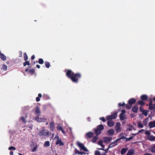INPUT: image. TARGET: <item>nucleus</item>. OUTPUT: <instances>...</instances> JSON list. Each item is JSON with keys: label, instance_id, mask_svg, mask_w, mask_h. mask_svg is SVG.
Masks as SVG:
<instances>
[{"label": "nucleus", "instance_id": "f257e3e1", "mask_svg": "<svg viewBox=\"0 0 155 155\" xmlns=\"http://www.w3.org/2000/svg\"><path fill=\"white\" fill-rule=\"evenodd\" d=\"M66 76L71 81L75 83H78V79L81 77V74L79 73H74L71 70L68 69L67 70Z\"/></svg>", "mask_w": 155, "mask_h": 155}, {"label": "nucleus", "instance_id": "f03ea898", "mask_svg": "<svg viewBox=\"0 0 155 155\" xmlns=\"http://www.w3.org/2000/svg\"><path fill=\"white\" fill-rule=\"evenodd\" d=\"M51 133L50 132L45 129L40 131L38 133V135L40 136H44L47 137L51 135Z\"/></svg>", "mask_w": 155, "mask_h": 155}, {"label": "nucleus", "instance_id": "7ed1b4c3", "mask_svg": "<svg viewBox=\"0 0 155 155\" xmlns=\"http://www.w3.org/2000/svg\"><path fill=\"white\" fill-rule=\"evenodd\" d=\"M77 144L81 149L84 151L87 152L88 151L87 149L85 147L84 145L79 141L77 142Z\"/></svg>", "mask_w": 155, "mask_h": 155}, {"label": "nucleus", "instance_id": "20e7f679", "mask_svg": "<svg viewBox=\"0 0 155 155\" xmlns=\"http://www.w3.org/2000/svg\"><path fill=\"white\" fill-rule=\"evenodd\" d=\"M120 124L119 122L117 123L115 127V130L116 132L118 133L121 131V129L120 127Z\"/></svg>", "mask_w": 155, "mask_h": 155}, {"label": "nucleus", "instance_id": "39448f33", "mask_svg": "<svg viewBox=\"0 0 155 155\" xmlns=\"http://www.w3.org/2000/svg\"><path fill=\"white\" fill-rule=\"evenodd\" d=\"M55 137H57V141L56 143V145L59 144L60 146H62L64 145V143L61 141V139H59L58 136H57V135L55 136Z\"/></svg>", "mask_w": 155, "mask_h": 155}, {"label": "nucleus", "instance_id": "423d86ee", "mask_svg": "<svg viewBox=\"0 0 155 155\" xmlns=\"http://www.w3.org/2000/svg\"><path fill=\"white\" fill-rule=\"evenodd\" d=\"M94 136V133L91 132H89L85 134V137L87 139L91 138Z\"/></svg>", "mask_w": 155, "mask_h": 155}, {"label": "nucleus", "instance_id": "0eeeda50", "mask_svg": "<svg viewBox=\"0 0 155 155\" xmlns=\"http://www.w3.org/2000/svg\"><path fill=\"white\" fill-rule=\"evenodd\" d=\"M35 120L38 122H42L45 121L46 119L42 117H39L38 116H36L35 117Z\"/></svg>", "mask_w": 155, "mask_h": 155}, {"label": "nucleus", "instance_id": "6e6552de", "mask_svg": "<svg viewBox=\"0 0 155 155\" xmlns=\"http://www.w3.org/2000/svg\"><path fill=\"white\" fill-rule=\"evenodd\" d=\"M107 133L109 136H112L114 133V130L113 129H110L107 131Z\"/></svg>", "mask_w": 155, "mask_h": 155}, {"label": "nucleus", "instance_id": "1a4fd4ad", "mask_svg": "<svg viewBox=\"0 0 155 155\" xmlns=\"http://www.w3.org/2000/svg\"><path fill=\"white\" fill-rule=\"evenodd\" d=\"M138 109V108L137 107V104H136L132 107V110L134 113H137V112Z\"/></svg>", "mask_w": 155, "mask_h": 155}, {"label": "nucleus", "instance_id": "9d476101", "mask_svg": "<svg viewBox=\"0 0 155 155\" xmlns=\"http://www.w3.org/2000/svg\"><path fill=\"white\" fill-rule=\"evenodd\" d=\"M136 101L135 99L132 98L130 99L128 101V102L130 104H131L132 105L134 104Z\"/></svg>", "mask_w": 155, "mask_h": 155}, {"label": "nucleus", "instance_id": "9b49d317", "mask_svg": "<svg viewBox=\"0 0 155 155\" xmlns=\"http://www.w3.org/2000/svg\"><path fill=\"white\" fill-rule=\"evenodd\" d=\"M107 125L109 127H112L114 124V123L112 120H109L107 122Z\"/></svg>", "mask_w": 155, "mask_h": 155}, {"label": "nucleus", "instance_id": "f8f14e48", "mask_svg": "<svg viewBox=\"0 0 155 155\" xmlns=\"http://www.w3.org/2000/svg\"><path fill=\"white\" fill-rule=\"evenodd\" d=\"M148 125L150 128L155 127V120L149 122Z\"/></svg>", "mask_w": 155, "mask_h": 155}, {"label": "nucleus", "instance_id": "ddd939ff", "mask_svg": "<svg viewBox=\"0 0 155 155\" xmlns=\"http://www.w3.org/2000/svg\"><path fill=\"white\" fill-rule=\"evenodd\" d=\"M50 128L51 131H52L55 128L54 124V122H51L50 124Z\"/></svg>", "mask_w": 155, "mask_h": 155}, {"label": "nucleus", "instance_id": "4468645a", "mask_svg": "<svg viewBox=\"0 0 155 155\" xmlns=\"http://www.w3.org/2000/svg\"><path fill=\"white\" fill-rule=\"evenodd\" d=\"M112 138L111 137H104V140L105 142H110L112 140Z\"/></svg>", "mask_w": 155, "mask_h": 155}, {"label": "nucleus", "instance_id": "2eb2a0df", "mask_svg": "<svg viewBox=\"0 0 155 155\" xmlns=\"http://www.w3.org/2000/svg\"><path fill=\"white\" fill-rule=\"evenodd\" d=\"M140 98L142 101H145L147 100L148 97L146 95L143 94L141 96Z\"/></svg>", "mask_w": 155, "mask_h": 155}, {"label": "nucleus", "instance_id": "dca6fc26", "mask_svg": "<svg viewBox=\"0 0 155 155\" xmlns=\"http://www.w3.org/2000/svg\"><path fill=\"white\" fill-rule=\"evenodd\" d=\"M35 113L36 114H40L41 112L39 107L37 106L35 108Z\"/></svg>", "mask_w": 155, "mask_h": 155}, {"label": "nucleus", "instance_id": "f3484780", "mask_svg": "<svg viewBox=\"0 0 155 155\" xmlns=\"http://www.w3.org/2000/svg\"><path fill=\"white\" fill-rule=\"evenodd\" d=\"M101 132L102 131H101L100 130L98 129L97 128V129H95V130H94L95 134L97 136L100 134L101 133Z\"/></svg>", "mask_w": 155, "mask_h": 155}, {"label": "nucleus", "instance_id": "a211bd4d", "mask_svg": "<svg viewBox=\"0 0 155 155\" xmlns=\"http://www.w3.org/2000/svg\"><path fill=\"white\" fill-rule=\"evenodd\" d=\"M127 150L128 149L127 148H122L120 152L121 154L122 155L125 154L127 152Z\"/></svg>", "mask_w": 155, "mask_h": 155}, {"label": "nucleus", "instance_id": "6ab92c4d", "mask_svg": "<svg viewBox=\"0 0 155 155\" xmlns=\"http://www.w3.org/2000/svg\"><path fill=\"white\" fill-rule=\"evenodd\" d=\"M56 128L58 130H61L62 133L64 134L65 133L64 130L62 127H60L59 125L56 127Z\"/></svg>", "mask_w": 155, "mask_h": 155}, {"label": "nucleus", "instance_id": "aec40b11", "mask_svg": "<svg viewBox=\"0 0 155 155\" xmlns=\"http://www.w3.org/2000/svg\"><path fill=\"white\" fill-rule=\"evenodd\" d=\"M75 154L78 153V154H81L82 155L83 154H85L86 153L83 152H80L78 150H77L76 149H75Z\"/></svg>", "mask_w": 155, "mask_h": 155}, {"label": "nucleus", "instance_id": "412c9836", "mask_svg": "<svg viewBox=\"0 0 155 155\" xmlns=\"http://www.w3.org/2000/svg\"><path fill=\"white\" fill-rule=\"evenodd\" d=\"M0 58L4 61L6 59V57L2 53H0Z\"/></svg>", "mask_w": 155, "mask_h": 155}, {"label": "nucleus", "instance_id": "4be33fe9", "mask_svg": "<svg viewBox=\"0 0 155 155\" xmlns=\"http://www.w3.org/2000/svg\"><path fill=\"white\" fill-rule=\"evenodd\" d=\"M148 109L150 110H153L154 111L155 110V104H153V105H152V106H149Z\"/></svg>", "mask_w": 155, "mask_h": 155}, {"label": "nucleus", "instance_id": "5701e85b", "mask_svg": "<svg viewBox=\"0 0 155 155\" xmlns=\"http://www.w3.org/2000/svg\"><path fill=\"white\" fill-rule=\"evenodd\" d=\"M145 104V103L142 100H140L137 101V103L136 104H137H137H140L142 106H143Z\"/></svg>", "mask_w": 155, "mask_h": 155}, {"label": "nucleus", "instance_id": "b1692460", "mask_svg": "<svg viewBox=\"0 0 155 155\" xmlns=\"http://www.w3.org/2000/svg\"><path fill=\"white\" fill-rule=\"evenodd\" d=\"M128 152L129 153L130 155H132L134 154V149H129Z\"/></svg>", "mask_w": 155, "mask_h": 155}, {"label": "nucleus", "instance_id": "393cba45", "mask_svg": "<svg viewBox=\"0 0 155 155\" xmlns=\"http://www.w3.org/2000/svg\"><path fill=\"white\" fill-rule=\"evenodd\" d=\"M125 138H126V137L125 136H122V137H121L120 138H118L117 139V140H116L115 141H114V142H115V143L116 144H115V145H117V142L118 141L120 140H121V139H125Z\"/></svg>", "mask_w": 155, "mask_h": 155}, {"label": "nucleus", "instance_id": "a878e982", "mask_svg": "<svg viewBox=\"0 0 155 155\" xmlns=\"http://www.w3.org/2000/svg\"><path fill=\"white\" fill-rule=\"evenodd\" d=\"M111 116L113 119H114L116 118L117 116V114L116 112H115L112 114Z\"/></svg>", "mask_w": 155, "mask_h": 155}, {"label": "nucleus", "instance_id": "bb28decb", "mask_svg": "<svg viewBox=\"0 0 155 155\" xmlns=\"http://www.w3.org/2000/svg\"><path fill=\"white\" fill-rule=\"evenodd\" d=\"M97 128L102 131V130L104 129V127L103 125L100 124L97 126Z\"/></svg>", "mask_w": 155, "mask_h": 155}, {"label": "nucleus", "instance_id": "cd10ccee", "mask_svg": "<svg viewBox=\"0 0 155 155\" xmlns=\"http://www.w3.org/2000/svg\"><path fill=\"white\" fill-rule=\"evenodd\" d=\"M125 106L127 109H130L131 108L132 105L128 103V104L125 105Z\"/></svg>", "mask_w": 155, "mask_h": 155}, {"label": "nucleus", "instance_id": "c85d7f7f", "mask_svg": "<svg viewBox=\"0 0 155 155\" xmlns=\"http://www.w3.org/2000/svg\"><path fill=\"white\" fill-rule=\"evenodd\" d=\"M98 136H95L92 139V141L93 143H95L97 140L98 139Z\"/></svg>", "mask_w": 155, "mask_h": 155}, {"label": "nucleus", "instance_id": "c756f323", "mask_svg": "<svg viewBox=\"0 0 155 155\" xmlns=\"http://www.w3.org/2000/svg\"><path fill=\"white\" fill-rule=\"evenodd\" d=\"M114 144H116L115 143V142H112V143H111L108 146V148H112L114 147V146H115V144L114 145Z\"/></svg>", "mask_w": 155, "mask_h": 155}, {"label": "nucleus", "instance_id": "7c9ffc66", "mask_svg": "<svg viewBox=\"0 0 155 155\" xmlns=\"http://www.w3.org/2000/svg\"><path fill=\"white\" fill-rule=\"evenodd\" d=\"M28 73L33 75V74L35 73V70L34 69H30L28 71Z\"/></svg>", "mask_w": 155, "mask_h": 155}, {"label": "nucleus", "instance_id": "2f4dec72", "mask_svg": "<svg viewBox=\"0 0 155 155\" xmlns=\"http://www.w3.org/2000/svg\"><path fill=\"white\" fill-rule=\"evenodd\" d=\"M45 67L47 68H49V67L50 66V63L49 62H48V61H45Z\"/></svg>", "mask_w": 155, "mask_h": 155}, {"label": "nucleus", "instance_id": "473e14b6", "mask_svg": "<svg viewBox=\"0 0 155 155\" xmlns=\"http://www.w3.org/2000/svg\"><path fill=\"white\" fill-rule=\"evenodd\" d=\"M23 64L24 66H25L26 65H29L30 64L29 61H26L23 63Z\"/></svg>", "mask_w": 155, "mask_h": 155}, {"label": "nucleus", "instance_id": "72a5a7b5", "mask_svg": "<svg viewBox=\"0 0 155 155\" xmlns=\"http://www.w3.org/2000/svg\"><path fill=\"white\" fill-rule=\"evenodd\" d=\"M23 55L24 60L25 61H27V59H28V58L26 53L25 52L23 54Z\"/></svg>", "mask_w": 155, "mask_h": 155}, {"label": "nucleus", "instance_id": "f704fd0d", "mask_svg": "<svg viewBox=\"0 0 155 155\" xmlns=\"http://www.w3.org/2000/svg\"><path fill=\"white\" fill-rule=\"evenodd\" d=\"M151 151L152 153H155V144H154L153 146L151 147Z\"/></svg>", "mask_w": 155, "mask_h": 155}, {"label": "nucleus", "instance_id": "c9c22d12", "mask_svg": "<svg viewBox=\"0 0 155 155\" xmlns=\"http://www.w3.org/2000/svg\"><path fill=\"white\" fill-rule=\"evenodd\" d=\"M148 111L147 110H143L142 112V114H144L145 116H147L148 114Z\"/></svg>", "mask_w": 155, "mask_h": 155}, {"label": "nucleus", "instance_id": "e433bc0d", "mask_svg": "<svg viewBox=\"0 0 155 155\" xmlns=\"http://www.w3.org/2000/svg\"><path fill=\"white\" fill-rule=\"evenodd\" d=\"M49 145L50 142L49 141H46L44 144V146L47 147L49 146Z\"/></svg>", "mask_w": 155, "mask_h": 155}, {"label": "nucleus", "instance_id": "4c0bfd02", "mask_svg": "<svg viewBox=\"0 0 155 155\" xmlns=\"http://www.w3.org/2000/svg\"><path fill=\"white\" fill-rule=\"evenodd\" d=\"M148 139L150 140H155V137L150 136L148 138Z\"/></svg>", "mask_w": 155, "mask_h": 155}, {"label": "nucleus", "instance_id": "58836bf2", "mask_svg": "<svg viewBox=\"0 0 155 155\" xmlns=\"http://www.w3.org/2000/svg\"><path fill=\"white\" fill-rule=\"evenodd\" d=\"M38 63L40 64H42L44 62V60L42 58H39L38 60Z\"/></svg>", "mask_w": 155, "mask_h": 155}, {"label": "nucleus", "instance_id": "ea45409f", "mask_svg": "<svg viewBox=\"0 0 155 155\" xmlns=\"http://www.w3.org/2000/svg\"><path fill=\"white\" fill-rule=\"evenodd\" d=\"M120 120H123L124 119V117L123 116V114H120Z\"/></svg>", "mask_w": 155, "mask_h": 155}, {"label": "nucleus", "instance_id": "a19ab883", "mask_svg": "<svg viewBox=\"0 0 155 155\" xmlns=\"http://www.w3.org/2000/svg\"><path fill=\"white\" fill-rule=\"evenodd\" d=\"M2 69L4 71L6 70L7 69V66L6 65L4 64L2 66Z\"/></svg>", "mask_w": 155, "mask_h": 155}, {"label": "nucleus", "instance_id": "79ce46f5", "mask_svg": "<svg viewBox=\"0 0 155 155\" xmlns=\"http://www.w3.org/2000/svg\"><path fill=\"white\" fill-rule=\"evenodd\" d=\"M95 155H101V153L98 150H96L95 152Z\"/></svg>", "mask_w": 155, "mask_h": 155}, {"label": "nucleus", "instance_id": "37998d69", "mask_svg": "<svg viewBox=\"0 0 155 155\" xmlns=\"http://www.w3.org/2000/svg\"><path fill=\"white\" fill-rule=\"evenodd\" d=\"M106 119L107 120H111L113 119V118H112L111 115H108L107 116Z\"/></svg>", "mask_w": 155, "mask_h": 155}, {"label": "nucleus", "instance_id": "c03bdc74", "mask_svg": "<svg viewBox=\"0 0 155 155\" xmlns=\"http://www.w3.org/2000/svg\"><path fill=\"white\" fill-rule=\"evenodd\" d=\"M138 127L143 128V125L142 124H141L140 122H139L138 123Z\"/></svg>", "mask_w": 155, "mask_h": 155}, {"label": "nucleus", "instance_id": "a18cd8bd", "mask_svg": "<svg viewBox=\"0 0 155 155\" xmlns=\"http://www.w3.org/2000/svg\"><path fill=\"white\" fill-rule=\"evenodd\" d=\"M16 149V148L15 147L11 146L8 148V150H15Z\"/></svg>", "mask_w": 155, "mask_h": 155}, {"label": "nucleus", "instance_id": "49530a36", "mask_svg": "<svg viewBox=\"0 0 155 155\" xmlns=\"http://www.w3.org/2000/svg\"><path fill=\"white\" fill-rule=\"evenodd\" d=\"M133 138V137L132 136H131L129 138H127L126 137V138H125L124 139H126V141H127L132 139Z\"/></svg>", "mask_w": 155, "mask_h": 155}, {"label": "nucleus", "instance_id": "de8ad7c7", "mask_svg": "<svg viewBox=\"0 0 155 155\" xmlns=\"http://www.w3.org/2000/svg\"><path fill=\"white\" fill-rule=\"evenodd\" d=\"M37 148V145H35V147L33 148L32 149L31 151L33 152H34L36 150Z\"/></svg>", "mask_w": 155, "mask_h": 155}, {"label": "nucleus", "instance_id": "09e8293b", "mask_svg": "<svg viewBox=\"0 0 155 155\" xmlns=\"http://www.w3.org/2000/svg\"><path fill=\"white\" fill-rule=\"evenodd\" d=\"M21 119L22 121L23 122L25 123H26V121L25 118L24 117H21Z\"/></svg>", "mask_w": 155, "mask_h": 155}, {"label": "nucleus", "instance_id": "8fccbe9b", "mask_svg": "<svg viewBox=\"0 0 155 155\" xmlns=\"http://www.w3.org/2000/svg\"><path fill=\"white\" fill-rule=\"evenodd\" d=\"M118 105L120 106H121L123 107L125 105V104L124 102H123V104H122L121 103H118Z\"/></svg>", "mask_w": 155, "mask_h": 155}, {"label": "nucleus", "instance_id": "3c124183", "mask_svg": "<svg viewBox=\"0 0 155 155\" xmlns=\"http://www.w3.org/2000/svg\"><path fill=\"white\" fill-rule=\"evenodd\" d=\"M99 119L100 120H101L103 122H105L106 121V120L105 119L104 117H100Z\"/></svg>", "mask_w": 155, "mask_h": 155}, {"label": "nucleus", "instance_id": "603ef678", "mask_svg": "<svg viewBox=\"0 0 155 155\" xmlns=\"http://www.w3.org/2000/svg\"><path fill=\"white\" fill-rule=\"evenodd\" d=\"M103 143V140H101L98 142V144L99 145H100L101 146L103 144H102Z\"/></svg>", "mask_w": 155, "mask_h": 155}, {"label": "nucleus", "instance_id": "864d4df0", "mask_svg": "<svg viewBox=\"0 0 155 155\" xmlns=\"http://www.w3.org/2000/svg\"><path fill=\"white\" fill-rule=\"evenodd\" d=\"M145 134L146 135H150V132L149 130H147L145 132Z\"/></svg>", "mask_w": 155, "mask_h": 155}, {"label": "nucleus", "instance_id": "5fc2aeb1", "mask_svg": "<svg viewBox=\"0 0 155 155\" xmlns=\"http://www.w3.org/2000/svg\"><path fill=\"white\" fill-rule=\"evenodd\" d=\"M129 127L133 129L134 130H135L136 129L132 125L130 124H129V125L128 126Z\"/></svg>", "mask_w": 155, "mask_h": 155}, {"label": "nucleus", "instance_id": "6e6d98bb", "mask_svg": "<svg viewBox=\"0 0 155 155\" xmlns=\"http://www.w3.org/2000/svg\"><path fill=\"white\" fill-rule=\"evenodd\" d=\"M149 101H150V103L149 104V106H150V105L152 106V105H153V104H152L153 101H152L151 99H150Z\"/></svg>", "mask_w": 155, "mask_h": 155}, {"label": "nucleus", "instance_id": "4d7b16f0", "mask_svg": "<svg viewBox=\"0 0 155 155\" xmlns=\"http://www.w3.org/2000/svg\"><path fill=\"white\" fill-rule=\"evenodd\" d=\"M143 107H142V106H140V107H139V110H140V112H143V110H144V109H143Z\"/></svg>", "mask_w": 155, "mask_h": 155}, {"label": "nucleus", "instance_id": "13d9d810", "mask_svg": "<svg viewBox=\"0 0 155 155\" xmlns=\"http://www.w3.org/2000/svg\"><path fill=\"white\" fill-rule=\"evenodd\" d=\"M36 101L37 102H38L40 101V98L38 97H37L36 99Z\"/></svg>", "mask_w": 155, "mask_h": 155}, {"label": "nucleus", "instance_id": "bf43d9fd", "mask_svg": "<svg viewBox=\"0 0 155 155\" xmlns=\"http://www.w3.org/2000/svg\"><path fill=\"white\" fill-rule=\"evenodd\" d=\"M121 111L122 113L121 114H124L126 112L125 110H122Z\"/></svg>", "mask_w": 155, "mask_h": 155}, {"label": "nucleus", "instance_id": "052dcab7", "mask_svg": "<svg viewBox=\"0 0 155 155\" xmlns=\"http://www.w3.org/2000/svg\"><path fill=\"white\" fill-rule=\"evenodd\" d=\"M87 120L88 121L90 122L91 121V118L90 117H88L87 118Z\"/></svg>", "mask_w": 155, "mask_h": 155}, {"label": "nucleus", "instance_id": "680f3d73", "mask_svg": "<svg viewBox=\"0 0 155 155\" xmlns=\"http://www.w3.org/2000/svg\"><path fill=\"white\" fill-rule=\"evenodd\" d=\"M35 58V56L34 55H32V56L31 57V60H33Z\"/></svg>", "mask_w": 155, "mask_h": 155}, {"label": "nucleus", "instance_id": "e2e57ef3", "mask_svg": "<svg viewBox=\"0 0 155 155\" xmlns=\"http://www.w3.org/2000/svg\"><path fill=\"white\" fill-rule=\"evenodd\" d=\"M149 120V118H146V119H145V120H144L146 122H147Z\"/></svg>", "mask_w": 155, "mask_h": 155}, {"label": "nucleus", "instance_id": "0e129e2a", "mask_svg": "<svg viewBox=\"0 0 155 155\" xmlns=\"http://www.w3.org/2000/svg\"><path fill=\"white\" fill-rule=\"evenodd\" d=\"M109 149V148H108V147L107 149H106V150H104L105 151V152L104 153H107L108 152Z\"/></svg>", "mask_w": 155, "mask_h": 155}, {"label": "nucleus", "instance_id": "69168bd1", "mask_svg": "<svg viewBox=\"0 0 155 155\" xmlns=\"http://www.w3.org/2000/svg\"><path fill=\"white\" fill-rule=\"evenodd\" d=\"M132 130V129L131 128H128L127 130V131H131Z\"/></svg>", "mask_w": 155, "mask_h": 155}, {"label": "nucleus", "instance_id": "338daca9", "mask_svg": "<svg viewBox=\"0 0 155 155\" xmlns=\"http://www.w3.org/2000/svg\"><path fill=\"white\" fill-rule=\"evenodd\" d=\"M38 97H42V94H40V93H39L38 94Z\"/></svg>", "mask_w": 155, "mask_h": 155}, {"label": "nucleus", "instance_id": "774afa93", "mask_svg": "<svg viewBox=\"0 0 155 155\" xmlns=\"http://www.w3.org/2000/svg\"><path fill=\"white\" fill-rule=\"evenodd\" d=\"M10 155H13V152L12 151H11L10 152Z\"/></svg>", "mask_w": 155, "mask_h": 155}]
</instances>
